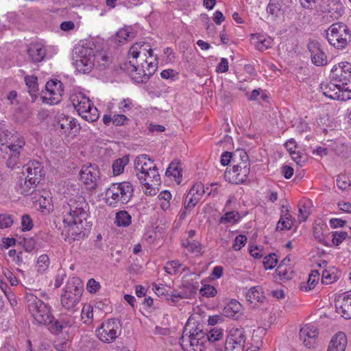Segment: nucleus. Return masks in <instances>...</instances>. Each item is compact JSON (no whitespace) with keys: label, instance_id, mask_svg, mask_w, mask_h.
Returning <instances> with one entry per match:
<instances>
[{"label":"nucleus","instance_id":"nucleus-46","mask_svg":"<svg viewBox=\"0 0 351 351\" xmlns=\"http://www.w3.org/2000/svg\"><path fill=\"white\" fill-rule=\"evenodd\" d=\"M282 8V0H270L267 11L271 15L278 16Z\"/></svg>","mask_w":351,"mask_h":351},{"label":"nucleus","instance_id":"nucleus-5","mask_svg":"<svg viewBox=\"0 0 351 351\" xmlns=\"http://www.w3.org/2000/svg\"><path fill=\"white\" fill-rule=\"evenodd\" d=\"M27 307L35 322L39 325L48 326L53 321L51 307L38 297L30 295L27 297Z\"/></svg>","mask_w":351,"mask_h":351},{"label":"nucleus","instance_id":"nucleus-17","mask_svg":"<svg viewBox=\"0 0 351 351\" xmlns=\"http://www.w3.org/2000/svg\"><path fill=\"white\" fill-rule=\"evenodd\" d=\"M336 311L345 319H351V293L339 294L335 299Z\"/></svg>","mask_w":351,"mask_h":351},{"label":"nucleus","instance_id":"nucleus-41","mask_svg":"<svg viewBox=\"0 0 351 351\" xmlns=\"http://www.w3.org/2000/svg\"><path fill=\"white\" fill-rule=\"evenodd\" d=\"M293 220L291 215L289 213L285 215L284 217H281L277 223V229L290 230L293 226Z\"/></svg>","mask_w":351,"mask_h":351},{"label":"nucleus","instance_id":"nucleus-48","mask_svg":"<svg viewBox=\"0 0 351 351\" xmlns=\"http://www.w3.org/2000/svg\"><path fill=\"white\" fill-rule=\"evenodd\" d=\"M238 171L237 172V176H239L240 184L243 183L248 177L250 173V164H245V165H241L237 164Z\"/></svg>","mask_w":351,"mask_h":351},{"label":"nucleus","instance_id":"nucleus-37","mask_svg":"<svg viewBox=\"0 0 351 351\" xmlns=\"http://www.w3.org/2000/svg\"><path fill=\"white\" fill-rule=\"evenodd\" d=\"M238 171L237 164H234L232 169H227L224 173V178L226 181L234 184H239V176H237V172Z\"/></svg>","mask_w":351,"mask_h":351},{"label":"nucleus","instance_id":"nucleus-6","mask_svg":"<svg viewBox=\"0 0 351 351\" xmlns=\"http://www.w3.org/2000/svg\"><path fill=\"white\" fill-rule=\"evenodd\" d=\"M84 291V285L79 278L70 279L61 295V304L66 310H72L80 301Z\"/></svg>","mask_w":351,"mask_h":351},{"label":"nucleus","instance_id":"nucleus-49","mask_svg":"<svg viewBox=\"0 0 351 351\" xmlns=\"http://www.w3.org/2000/svg\"><path fill=\"white\" fill-rule=\"evenodd\" d=\"M278 258L276 254L266 255L263 259V265L265 269H271L276 267Z\"/></svg>","mask_w":351,"mask_h":351},{"label":"nucleus","instance_id":"nucleus-4","mask_svg":"<svg viewBox=\"0 0 351 351\" xmlns=\"http://www.w3.org/2000/svg\"><path fill=\"white\" fill-rule=\"evenodd\" d=\"M325 33L330 45L338 49H345L351 41V30L342 22L332 23Z\"/></svg>","mask_w":351,"mask_h":351},{"label":"nucleus","instance_id":"nucleus-52","mask_svg":"<svg viewBox=\"0 0 351 351\" xmlns=\"http://www.w3.org/2000/svg\"><path fill=\"white\" fill-rule=\"evenodd\" d=\"M14 222L12 215L7 214L0 215V229L7 228L10 227Z\"/></svg>","mask_w":351,"mask_h":351},{"label":"nucleus","instance_id":"nucleus-10","mask_svg":"<svg viewBox=\"0 0 351 351\" xmlns=\"http://www.w3.org/2000/svg\"><path fill=\"white\" fill-rule=\"evenodd\" d=\"M121 324L118 319H109L96 330V335L101 341L109 343L116 340L121 335Z\"/></svg>","mask_w":351,"mask_h":351},{"label":"nucleus","instance_id":"nucleus-44","mask_svg":"<svg viewBox=\"0 0 351 351\" xmlns=\"http://www.w3.org/2000/svg\"><path fill=\"white\" fill-rule=\"evenodd\" d=\"M135 37V34L127 29H119L116 34V40L121 44L123 41L132 39Z\"/></svg>","mask_w":351,"mask_h":351},{"label":"nucleus","instance_id":"nucleus-36","mask_svg":"<svg viewBox=\"0 0 351 351\" xmlns=\"http://www.w3.org/2000/svg\"><path fill=\"white\" fill-rule=\"evenodd\" d=\"M129 162L128 156H124L121 158L115 160L112 165L114 175H119L123 173L124 167Z\"/></svg>","mask_w":351,"mask_h":351},{"label":"nucleus","instance_id":"nucleus-43","mask_svg":"<svg viewBox=\"0 0 351 351\" xmlns=\"http://www.w3.org/2000/svg\"><path fill=\"white\" fill-rule=\"evenodd\" d=\"M276 274L280 280H288L292 278V270L283 265H279L276 270Z\"/></svg>","mask_w":351,"mask_h":351},{"label":"nucleus","instance_id":"nucleus-45","mask_svg":"<svg viewBox=\"0 0 351 351\" xmlns=\"http://www.w3.org/2000/svg\"><path fill=\"white\" fill-rule=\"evenodd\" d=\"M38 183L33 184V182L28 180L27 178H25V180L23 184L20 186V192L24 195H29L32 194Z\"/></svg>","mask_w":351,"mask_h":351},{"label":"nucleus","instance_id":"nucleus-53","mask_svg":"<svg viewBox=\"0 0 351 351\" xmlns=\"http://www.w3.org/2000/svg\"><path fill=\"white\" fill-rule=\"evenodd\" d=\"M199 292L202 296L207 298L214 297L217 293V289L210 285H204L200 289Z\"/></svg>","mask_w":351,"mask_h":351},{"label":"nucleus","instance_id":"nucleus-50","mask_svg":"<svg viewBox=\"0 0 351 351\" xmlns=\"http://www.w3.org/2000/svg\"><path fill=\"white\" fill-rule=\"evenodd\" d=\"M49 265V256L47 254L40 255L38 258L36 264L38 271L41 273L45 271L48 269Z\"/></svg>","mask_w":351,"mask_h":351},{"label":"nucleus","instance_id":"nucleus-59","mask_svg":"<svg viewBox=\"0 0 351 351\" xmlns=\"http://www.w3.org/2000/svg\"><path fill=\"white\" fill-rule=\"evenodd\" d=\"M144 73L146 74V71L145 69V65L143 64H141V66L137 65V66L136 67V69H134V71L133 72H132L131 77L135 82L137 83L136 77H138V76H140L141 79L144 80V77H144L143 75H144Z\"/></svg>","mask_w":351,"mask_h":351},{"label":"nucleus","instance_id":"nucleus-9","mask_svg":"<svg viewBox=\"0 0 351 351\" xmlns=\"http://www.w3.org/2000/svg\"><path fill=\"white\" fill-rule=\"evenodd\" d=\"M246 336L243 328H232L228 330L225 343L216 351H244Z\"/></svg>","mask_w":351,"mask_h":351},{"label":"nucleus","instance_id":"nucleus-40","mask_svg":"<svg viewBox=\"0 0 351 351\" xmlns=\"http://www.w3.org/2000/svg\"><path fill=\"white\" fill-rule=\"evenodd\" d=\"M182 168L178 162H171L166 170L165 175L167 176H173L176 179L182 177Z\"/></svg>","mask_w":351,"mask_h":351},{"label":"nucleus","instance_id":"nucleus-20","mask_svg":"<svg viewBox=\"0 0 351 351\" xmlns=\"http://www.w3.org/2000/svg\"><path fill=\"white\" fill-rule=\"evenodd\" d=\"M137 178L140 182L147 189L160 185V177L156 166L145 173H138Z\"/></svg>","mask_w":351,"mask_h":351},{"label":"nucleus","instance_id":"nucleus-15","mask_svg":"<svg viewBox=\"0 0 351 351\" xmlns=\"http://www.w3.org/2000/svg\"><path fill=\"white\" fill-rule=\"evenodd\" d=\"M22 172L26 173V178L34 183H40L45 176L43 166L38 161L32 160L28 162L23 167Z\"/></svg>","mask_w":351,"mask_h":351},{"label":"nucleus","instance_id":"nucleus-29","mask_svg":"<svg viewBox=\"0 0 351 351\" xmlns=\"http://www.w3.org/2000/svg\"><path fill=\"white\" fill-rule=\"evenodd\" d=\"M247 301L250 303L255 302H263L265 299V295L263 289L261 287H253L245 294Z\"/></svg>","mask_w":351,"mask_h":351},{"label":"nucleus","instance_id":"nucleus-63","mask_svg":"<svg viewBox=\"0 0 351 351\" xmlns=\"http://www.w3.org/2000/svg\"><path fill=\"white\" fill-rule=\"evenodd\" d=\"M6 143L12 145L14 148L19 149V151H23L25 145V141L23 136H18L10 143L7 142Z\"/></svg>","mask_w":351,"mask_h":351},{"label":"nucleus","instance_id":"nucleus-57","mask_svg":"<svg viewBox=\"0 0 351 351\" xmlns=\"http://www.w3.org/2000/svg\"><path fill=\"white\" fill-rule=\"evenodd\" d=\"M167 300H170L172 302L175 303L178 301L180 298H187L188 295L184 291H173L170 293H167Z\"/></svg>","mask_w":351,"mask_h":351},{"label":"nucleus","instance_id":"nucleus-11","mask_svg":"<svg viewBox=\"0 0 351 351\" xmlns=\"http://www.w3.org/2000/svg\"><path fill=\"white\" fill-rule=\"evenodd\" d=\"M330 79L332 82L346 87L351 86L348 82L351 77V64L348 62H340L331 69Z\"/></svg>","mask_w":351,"mask_h":351},{"label":"nucleus","instance_id":"nucleus-26","mask_svg":"<svg viewBox=\"0 0 351 351\" xmlns=\"http://www.w3.org/2000/svg\"><path fill=\"white\" fill-rule=\"evenodd\" d=\"M27 53L32 62H39L44 59L46 51L41 44L32 43L27 49Z\"/></svg>","mask_w":351,"mask_h":351},{"label":"nucleus","instance_id":"nucleus-27","mask_svg":"<svg viewBox=\"0 0 351 351\" xmlns=\"http://www.w3.org/2000/svg\"><path fill=\"white\" fill-rule=\"evenodd\" d=\"M241 304L236 300L230 301L223 308L222 314L228 317L237 319L241 315Z\"/></svg>","mask_w":351,"mask_h":351},{"label":"nucleus","instance_id":"nucleus-25","mask_svg":"<svg viewBox=\"0 0 351 351\" xmlns=\"http://www.w3.org/2000/svg\"><path fill=\"white\" fill-rule=\"evenodd\" d=\"M62 83L58 80H51L47 82L45 88L47 91L49 93L51 100L50 104H56L60 100Z\"/></svg>","mask_w":351,"mask_h":351},{"label":"nucleus","instance_id":"nucleus-31","mask_svg":"<svg viewBox=\"0 0 351 351\" xmlns=\"http://www.w3.org/2000/svg\"><path fill=\"white\" fill-rule=\"evenodd\" d=\"M327 11L335 14V18L341 16L344 12V7L340 0H328Z\"/></svg>","mask_w":351,"mask_h":351},{"label":"nucleus","instance_id":"nucleus-35","mask_svg":"<svg viewBox=\"0 0 351 351\" xmlns=\"http://www.w3.org/2000/svg\"><path fill=\"white\" fill-rule=\"evenodd\" d=\"M257 42L256 44V48L263 51L270 47L273 44V39L270 36H265L263 35H258L256 36Z\"/></svg>","mask_w":351,"mask_h":351},{"label":"nucleus","instance_id":"nucleus-16","mask_svg":"<svg viewBox=\"0 0 351 351\" xmlns=\"http://www.w3.org/2000/svg\"><path fill=\"white\" fill-rule=\"evenodd\" d=\"M58 126L62 134L75 136L79 132L80 127L72 117L61 114L58 118Z\"/></svg>","mask_w":351,"mask_h":351},{"label":"nucleus","instance_id":"nucleus-12","mask_svg":"<svg viewBox=\"0 0 351 351\" xmlns=\"http://www.w3.org/2000/svg\"><path fill=\"white\" fill-rule=\"evenodd\" d=\"M323 93L332 99L347 101L351 99V86L344 87L331 80L324 87Z\"/></svg>","mask_w":351,"mask_h":351},{"label":"nucleus","instance_id":"nucleus-39","mask_svg":"<svg viewBox=\"0 0 351 351\" xmlns=\"http://www.w3.org/2000/svg\"><path fill=\"white\" fill-rule=\"evenodd\" d=\"M81 317L86 324H90L93 320V308L90 304H85L82 308Z\"/></svg>","mask_w":351,"mask_h":351},{"label":"nucleus","instance_id":"nucleus-21","mask_svg":"<svg viewBox=\"0 0 351 351\" xmlns=\"http://www.w3.org/2000/svg\"><path fill=\"white\" fill-rule=\"evenodd\" d=\"M2 153L8 156L6 165L8 167L13 169L19 161L20 155L22 151L16 149L11 144L2 143L0 147Z\"/></svg>","mask_w":351,"mask_h":351},{"label":"nucleus","instance_id":"nucleus-60","mask_svg":"<svg viewBox=\"0 0 351 351\" xmlns=\"http://www.w3.org/2000/svg\"><path fill=\"white\" fill-rule=\"evenodd\" d=\"M190 195H194L199 197V199L202 197L204 190L201 183L195 184L189 192Z\"/></svg>","mask_w":351,"mask_h":351},{"label":"nucleus","instance_id":"nucleus-61","mask_svg":"<svg viewBox=\"0 0 351 351\" xmlns=\"http://www.w3.org/2000/svg\"><path fill=\"white\" fill-rule=\"evenodd\" d=\"M318 281L319 279H317L315 276H308L307 282L306 284L301 285V289L305 291L311 290L315 287V285L318 282Z\"/></svg>","mask_w":351,"mask_h":351},{"label":"nucleus","instance_id":"nucleus-22","mask_svg":"<svg viewBox=\"0 0 351 351\" xmlns=\"http://www.w3.org/2000/svg\"><path fill=\"white\" fill-rule=\"evenodd\" d=\"M156 166L154 161L146 154L137 156L134 160V170L136 176L138 173H145L147 171L155 168Z\"/></svg>","mask_w":351,"mask_h":351},{"label":"nucleus","instance_id":"nucleus-64","mask_svg":"<svg viewBox=\"0 0 351 351\" xmlns=\"http://www.w3.org/2000/svg\"><path fill=\"white\" fill-rule=\"evenodd\" d=\"M336 276L330 274L327 270H324L322 272V283L329 285L335 280Z\"/></svg>","mask_w":351,"mask_h":351},{"label":"nucleus","instance_id":"nucleus-1","mask_svg":"<svg viewBox=\"0 0 351 351\" xmlns=\"http://www.w3.org/2000/svg\"><path fill=\"white\" fill-rule=\"evenodd\" d=\"M187 324L180 339V343L184 351H204L206 343L208 330H204L203 326L195 325L188 331Z\"/></svg>","mask_w":351,"mask_h":351},{"label":"nucleus","instance_id":"nucleus-24","mask_svg":"<svg viewBox=\"0 0 351 351\" xmlns=\"http://www.w3.org/2000/svg\"><path fill=\"white\" fill-rule=\"evenodd\" d=\"M69 228V234L72 237L73 240H80L83 239L86 234V230L90 227L88 225L86 219L83 221L81 223H66Z\"/></svg>","mask_w":351,"mask_h":351},{"label":"nucleus","instance_id":"nucleus-55","mask_svg":"<svg viewBox=\"0 0 351 351\" xmlns=\"http://www.w3.org/2000/svg\"><path fill=\"white\" fill-rule=\"evenodd\" d=\"M101 288L99 282L96 281L94 278H90L88 280L86 284V289L90 293H95Z\"/></svg>","mask_w":351,"mask_h":351},{"label":"nucleus","instance_id":"nucleus-51","mask_svg":"<svg viewBox=\"0 0 351 351\" xmlns=\"http://www.w3.org/2000/svg\"><path fill=\"white\" fill-rule=\"evenodd\" d=\"M199 199V197H196L191 195H190V193H189L186 197L184 204L185 210H191L195 206Z\"/></svg>","mask_w":351,"mask_h":351},{"label":"nucleus","instance_id":"nucleus-7","mask_svg":"<svg viewBox=\"0 0 351 351\" xmlns=\"http://www.w3.org/2000/svg\"><path fill=\"white\" fill-rule=\"evenodd\" d=\"M70 100L74 108L84 120L94 122L99 119L98 110L93 106L90 99L84 94L82 93L73 94L71 96Z\"/></svg>","mask_w":351,"mask_h":351},{"label":"nucleus","instance_id":"nucleus-13","mask_svg":"<svg viewBox=\"0 0 351 351\" xmlns=\"http://www.w3.org/2000/svg\"><path fill=\"white\" fill-rule=\"evenodd\" d=\"M75 324V317L71 314L61 313L58 318L53 316V321L49 324L48 328L52 334L59 335L63 330L71 328Z\"/></svg>","mask_w":351,"mask_h":351},{"label":"nucleus","instance_id":"nucleus-42","mask_svg":"<svg viewBox=\"0 0 351 351\" xmlns=\"http://www.w3.org/2000/svg\"><path fill=\"white\" fill-rule=\"evenodd\" d=\"M148 46L144 42L136 43L130 47L128 55L131 56L134 59H136L140 54L143 53V47Z\"/></svg>","mask_w":351,"mask_h":351},{"label":"nucleus","instance_id":"nucleus-2","mask_svg":"<svg viewBox=\"0 0 351 351\" xmlns=\"http://www.w3.org/2000/svg\"><path fill=\"white\" fill-rule=\"evenodd\" d=\"M88 204L82 196L70 198L63 206V221L64 223H81L88 216Z\"/></svg>","mask_w":351,"mask_h":351},{"label":"nucleus","instance_id":"nucleus-18","mask_svg":"<svg viewBox=\"0 0 351 351\" xmlns=\"http://www.w3.org/2000/svg\"><path fill=\"white\" fill-rule=\"evenodd\" d=\"M307 49L311 53V62L314 65L319 66L327 64V56L318 41L310 40L307 45Z\"/></svg>","mask_w":351,"mask_h":351},{"label":"nucleus","instance_id":"nucleus-30","mask_svg":"<svg viewBox=\"0 0 351 351\" xmlns=\"http://www.w3.org/2000/svg\"><path fill=\"white\" fill-rule=\"evenodd\" d=\"M224 330L222 328L214 327L208 330L206 334V343L214 344L219 341L223 340L224 336Z\"/></svg>","mask_w":351,"mask_h":351},{"label":"nucleus","instance_id":"nucleus-62","mask_svg":"<svg viewBox=\"0 0 351 351\" xmlns=\"http://www.w3.org/2000/svg\"><path fill=\"white\" fill-rule=\"evenodd\" d=\"M238 216V213L234 211L227 212L223 217L220 218V223H230L236 221L235 217Z\"/></svg>","mask_w":351,"mask_h":351},{"label":"nucleus","instance_id":"nucleus-14","mask_svg":"<svg viewBox=\"0 0 351 351\" xmlns=\"http://www.w3.org/2000/svg\"><path fill=\"white\" fill-rule=\"evenodd\" d=\"M80 178L88 189H95L99 179V171L97 165L84 166L80 171Z\"/></svg>","mask_w":351,"mask_h":351},{"label":"nucleus","instance_id":"nucleus-28","mask_svg":"<svg viewBox=\"0 0 351 351\" xmlns=\"http://www.w3.org/2000/svg\"><path fill=\"white\" fill-rule=\"evenodd\" d=\"M38 78L34 75L25 77V82L28 88V92L32 97V102H35L38 96Z\"/></svg>","mask_w":351,"mask_h":351},{"label":"nucleus","instance_id":"nucleus-32","mask_svg":"<svg viewBox=\"0 0 351 351\" xmlns=\"http://www.w3.org/2000/svg\"><path fill=\"white\" fill-rule=\"evenodd\" d=\"M328 233V228L326 224H317L313 228L315 239L320 243L326 245V237Z\"/></svg>","mask_w":351,"mask_h":351},{"label":"nucleus","instance_id":"nucleus-33","mask_svg":"<svg viewBox=\"0 0 351 351\" xmlns=\"http://www.w3.org/2000/svg\"><path fill=\"white\" fill-rule=\"evenodd\" d=\"M145 64L147 65V70H145L146 74L144 73V75H143L144 76V80L141 79L140 76H138V77H136L137 83H146L150 77L155 73L157 69L158 64L157 58L154 59V62H148L147 60H145Z\"/></svg>","mask_w":351,"mask_h":351},{"label":"nucleus","instance_id":"nucleus-3","mask_svg":"<svg viewBox=\"0 0 351 351\" xmlns=\"http://www.w3.org/2000/svg\"><path fill=\"white\" fill-rule=\"evenodd\" d=\"M134 188L129 182L113 183L106 191V203L112 207L125 204L133 195Z\"/></svg>","mask_w":351,"mask_h":351},{"label":"nucleus","instance_id":"nucleus-38","mask_svg":"<svg viewBox=\"0 0 351 351\" xmlns=\"http://www.w3.org/2000/svg\"><path fill=\"white\" fill-rule=\"evenodd\" d=\"M233 163L245 165L249 163V157L244 149H237L233 153Z\"/></svg>","mask_w":351,"mask_h":351},{"label":"nucleus","instance_id":"nucleus-58","mask_svg":"<svg viewBox=\"0 0 351 351\" xmlns=\"http://www.w3.org/2000/svg\"><path fill=\"white\" fill-rule=\"evenodd\" d=\"M21 225L23 231H29L33 228V221L29 215H24L22 216Z\"/></svg>","mask_w":351,"mask_h":351},{"label":"nucleus","instance_id":"nucleus-47","mask_svg":"<svg viewBox=\"0 0 351 351\" xmlns=\"http://www.w3.org/2000/svg\"><path fill=\"white\" fill-rule=\"evenodd\" d=\"M336 182L337 187L343 191L348 190L351 187V181L346 175H339L337 178Z\"/></svg>","mask_w":351,"mask_h":351},{"label":"nucleus","instance_id":"nucleus-56","mask_svg":"<svg viewBox=\"0 0 351 351\" xmlns=\"http://www.w3.org/2000/svg\"><path fill=\"white\" fill-rule=\"evenodd\" d=\"M246 241V237L243 234H239L236 237L232 245V248L234 250L238 251L245 245Z\"/></svg>","mask_w":351,"mask_h":351},{"label":"nucleus","instance_id":"nucleus-23","mask_svg":"<svg viewBox=\"0 0 351 351\" xmlns=\"http://www.w3.org/2000/svg\"><path fill=\"white\" fill-rule=\"evenodd\" d=\"M348 343L345 333L339 332L331 339L327 351H345Z\"/></svg>","mask_w":351,"mask_h":351},{"label":"nucleus","instance_id":"nucleus-34","mask_svg":"<svg viewBox=\"0 0 351 351\" xmlns=\"http://www.w3.org/2000/svg\"><path fill=\"white\" fill-rule=\"evenodd\" d=\"M132 221V217L125 210H120L117 213L114 223L118 226L127 227Z\"/></svg>","mask_w":351,"mask_h":351},{"label":"nucleus","instance_id":"nucleus-54","mask_svg":"<svg viewBox=\"0 0 351 351\" xmlns=\"http://www.w3.org/2000/svg\"><path fill=\"white\" fill-rule=\"evenodd\" d=\"M348 237V233L343 231H335L332 234V243L335 245L341 244Z\"/></svg>","mask_w":351,"mask_h":351},{"label":"nucleus","instance_id":"nucleus-8","mask_svg":"<svg viewBox=\"0 0 351 351\" xmlns=\"http://www.w3.org/2000/svg\"><path fill=\"white\" fill-rule=\"evenodd\" d=\"M73 59L75 68L79 72L89 73L94 66V49L84 46L77 47L74 49Z\"/></svg>","mask_w":351,"mask_h":351},{"label":"nucleus","instance_id":"nucleus-19","mask_svg":"<svg viewBox=\"0 0 351 351\" xmlns=\"http://www.w3.org/2000/svg\"><path fill=\"white\" fill-rule=\"evenodd\" d=\"M318 335L317 328L311 324H306L300 330V339L308 348H314L316 344V339Z\"/></svg>","mask_w":351,"mask_h":351}]
</instances>
